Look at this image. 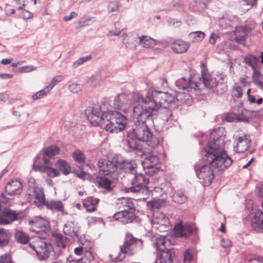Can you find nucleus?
Listing matches in <instances>:
<instances>
[{
	"label": "nucleus",
	"instance_id": "40",
	"mask_svg": "<svg viewBox=\"0 0 263 263\" xmlns=\"http://www.w3.org/2000/svg\"><path fill=\"white\" fill-rule=\"evenodd\" d=\"M137 36V34H136V36H129L126 42H125V39H124L123 43L126 45V47H128L129 48H135L137 44H139V36Z\"/></svg>",
	"mask_w": 263,
	"mask_h": 263
},
{
	"label": "nucleus",
	"instance_id": "55",
	"mask_svg": "<svg viewBox=\"0 0 263 263\" xmlns=\"http://www.w3.org/2000/svg\"><path fill=\"white\" fill-rule=\"evenodd\" d=\"M191 35L194 36L196 39L197 41H201L205 36V34L203 32L198 31L193 32L190 33Z\"/></svg>",
	"mask_w": 263,
	"mask_h": 263
},
{
	"label": "nucleus",
	"instance_id": "32",
	"mask_svg": "<svg viewBox=\"0 0 263 263\" xmlns=\"http://www.w3.org/2000/svg\"><path fill=\"white\" fill-rule=\"evenodd\" d=\"M167 243H171V240L168 238L165 237L157 238L155 243L157 251L159 252L167 249L166 244Z\"/></svg>",
	"mask_w": 263,
	"mask_h": 263
},
{
	"label": "nucleus",
	"instance_id": "62",
	"mask_svg": "<svg viewBox=\"0 0 263 263\" xmlns=\"http://www.w3.org/2000/svg\"><path fill=\"white\" fill-rule=\"evenodd\" d=\"M52 236L57 239L59 242H63L64 239V236L60 233L53 232L52 234Z\"/></svg>",
	"mask_w": 263,
	"mask_h": 263
},
{
	"label": "nucleus",
	"instance_id": "31",
	"mask_svg": "<svg viewBox=\"0 0 263 263\" xmlns=\"http://www.w3.org/2000/svg\"><path fill=\"white\" fill-rule=\"evenodd\" d=\"M11 234L8 230L3 228H0V247L8 245L9 242Z\"/></svg>",
	"mask_w": 263,
	"mask_h": 263
},
{
	"label": "nucleus",
	"instance_id": "48",
	"mask_svg": "<svg viewBox=\"0 0 263 263\" xmlns=\"http://www.w3.org/2000/svg\"><path fill=\"white\" fill-rule=\"evenodd\" d=\"M242 91V87L237 84H235L233 87L232 94L233 97L240 98L243 94Z\"/></svg>",
	"mask_w": 263,
	"mask_h": 263
},
{
	"label": "nucleus",
	"instance_id": "22",
	"mask_svg": "<svg viewBox=\"0 0 263 263\" xmlns=\"http://www.w3.org/2000/svg\"><path fill=\"white\" fill-rule=\"evenodd\" d=\"M171 49L177 53H183L187 51L190 47V43L181 40H175L170 43Z\"/></svg>",
	"mask_w": 263,
	"mask_h": 263
},
{
	"label": "nucleus",
	"instance_id": "20",
	"mask_svg": "<svg viewBox=\"0 0 263 263\" xmlns=\"http://www.w3.org/2000/svg\"><path fill=\"white\" fill-rule=\"evenodd\" d=\"M130 104V101L128 97L124 93H121L115 97L114 107L117 109L125 111Z\"/></svg>",
	"mask_w": 263,
	"mask_h": 263
},
{
	"label": "nucleus",
	"instance_id": "51",
	"mask_svg": "<svg viewBox=\"0 0 263 263\" xmlns=\"http://www.w3.org/2000/svg\"><path fill=\"white\" fill-rule=\"evenodd\" d=\"M36 69V67L32 65L25 66L20 67L18 69L19 72L21 73H26L31 72L35 70Z\"/></svg>",
	"mask_w": 263,
	"mask_h": 263
},
{
	"label": "nucleus",
	"instance_id": "14",
	"mask_svg": "<svg viewBox=\"0 0 263 263\" xmlns=\"http://www.w3.org/2000/svg\"><path fill=\"white\" fill-rule=\"evenodd\" d=\"M200 166L198 164H196L194 169L196 175L199 179H202L204 181H212L214 179L213 171L211 169L212 167L209 163Z\"/></svg>",
	"mask_w": 263,
	"mask_h": 263
},
{
	"label": "nucleus",
	"instance_id": "44",
	"mask_svg": "<svg viewBox=\"0 0 263 263\" xmlns=\"http://www.w3.org/2000/svg\"><path fill=\"white\" fill-rule=\"evenodd\" d=\"M95 183H98V187L99 188L104 189L105 191H102L104 194L105 192H109L112 191V188L111 187L112 183L114 182H94Z\"/></svg>",
	"mask_w": 263,
	"mask_h": 263
},
{
	"label": "nucleus",
	"instance_id": "33",
	"mask_svg": "<svg viewBox=\"0 0 263 263\" xmlns=\"http://www.w3.org/2000/svg\"><path fill=\"white\" fill-rule=\"evenodd\" d=\"M72 226L69 223H65L63 228V233L65 235L68 236L70 237H78L79 238L78 235V228H76V227L72 226V229H71Z\"/></svg>",
	"mask_w": 263,
	"mask_h": 263
},
{
	"label": "nucleus",
	"instance_id": "35",
	"mask_svg": "<svg viewBox=\"0 0 263 263\" xmlns=\"http://www.w3.org/2000/svg\"><path fill=\"white\" fill-rule=\"evenodd\" d=\"M252 78L254 84L263 89V75L257 69L253 70Z\"/></svg>",
	"mask_w": 263,
	"mask_h": 263
},
{
	"label": "nucleus",
	"instance_id": "61",
	"mask_svg": "<svg viewBox=\"0 0 263 263\" xmlns=\"http://www.w3.org/2000/svg\"><path fill=\"white\" fill-rule=\"evenodd\" d=\"M69 89L71 92L77 93L80 89V86L76 84H72L69 86Z\"/></svg>",
	"mask_w": 263,
	"mask_h": 263
},
{
	"label": "nucleus",
	"instance_id": "46",
	"mask_svg": "<svg viewBox=\"0 0 263 263\" xmlns=\"http://www.w3.org/2000/svg\"><path fill=\"white\" fill-rule=\"evenodd\" d=\"M223 120L227 122H234L237 121V115L233 112H227L222 115Z\"/></svg>",
	"mask_w": 263,
	"mask_h": 263
},
{
	"label": "nucleus",
	"instance_id": "49",
	"mask_svg": "<svg viewBox=\"0 0 263 263\" xmlns=\"http://www.w3.org/2000/svg\"><path fill=\"white\" fill-rule=\"evenodd\" d=\"M119 3L117 1H114L109 2L108 7L107 10L109 12H112L115 11H117L119 7Z\"/></svg>",
	"mask_w": 263,
	"mask_h": 263
},
{
	"label": "nucleus",
	"instance_id": "53",
	"mask_svg": "<svg viewBox=\"0 0 263 263\" xmlns=\"http://www.w3.org/2000/svg\"><path fill=\"white\" fill-rule=\"evenodd\" d=\"M91 57L90 55L81 58L73 63V66L74 67L76 68L83 64L85 62L89 61Z\"/></svg>",
	"mask_w": 263,
	"mask_h": 263
},
{
	"label": "nucleus",
	"instance_id": "54",
	"mask_svg": "<svg viewBox=\"0 0 263 263\" xmlns=\"http://www.w3.org/2000/svg\"><path fill=\"white\" fill-rule=\"evenodd\" d=\"M0 263H12L11 255L6 253L0 256Z\"/></svg>",
	"mask_w": 263,
	"mask_h": 263
},
{
	"label": "nucleus",
	"instance_id": "8",
	"mask_svg": "<svg viewBox=\"0 0 263 263\" xmlns=\"http://www.w3.org/2000/svg\"><path fill=\"white\" fill-rule=\"evenodd\" d=\"M8 199L6 198L4 193L0 195V225H7L11 224L19 218L22 212L16 211L5 207L2 209L3 203H7Z\"/></svg>",
	"mask_w": 263,
	"mask_h": 263
},
{
	"label": "nucleus",
	"instance_id": "43",
	"mask_svg": "<svg viewBox=\"0 0 263 263\" xmlns=\"http://www.w3.org/2000/svg\"><path fill=\"white\" fill-rule=\"evenodd\" d=\"M101 107L99 105H95L93 106L87 108L86 110V115L87 114H92L94 116H101Z\"/></svg>",
	"mask_w": 263,
	"mask_h": 263
},
{
	"label": "nucleus",
	"instance_id": "59",
	"mask_svg": "<svg viewBox=\"0 0 263 263\" xmlns=\"http://www.w3.org/2000/svg\"><path fill=\"white\" fill-rule=\"evenodd\" d=\"M36 254L40 260H43L47 259L49 257V255L46 252H44L43 255L42 253L37 250H35Z\"/></svg>",
	"mask_w": 263,
	"mask_h": 263
},
{
	"label": "nucleus",
	"instance_id": "1",
	"mask_svg": "<svg viewBox=\"0 0 263 263\" xmlns=\"http://www.w3.org/2000/svg\"><path fill=\"white\" fill-rule=\"evenodd\" d=\"M215 132L211 134L214 138L204 148L205 155L203 159L206 161V163H209L214 169L218 171H223L231 165L233 161L224 149L223 138L219 136L215 139Z\"/></svg>",
	"mask_w": 263,
	"mask_h": 263
},
{
	"label": "nucleus",
	"instance_id": "25",
	"mask_svg": "<svg viewBox=\"0 0 263 263\" xmlns=\"http://www.w3.org/2000/svg\"><path fill=\"white\" fill-rule=\"evenodd\" d=\"M45 206L48 210L60 212L62 213V215L67 214V212H64V205L61 200H51L47 201L45 203Z\"/></svg>",
	"mask_w": 263,
	"mask_h": 263
},
{
	"label": "nucleus",
	"instance_id": "7",
	"mask_svg": "<svg viewBox=\"0 0 263 263\" xmlns=\"http://www.w3.org/2000/svg\"><path fill=\"white\" fill-rule=\"evenodd\" d=\"M103 118H106V123L103 128L110 133H117L124 129L127 124V118L118 111L104 112Z\"/></svg>",
	"mask_w": 263,
	"mask_h": 263
},
{
	"label": "nucleus",
	"instance_id": "5",
	"mask_svg": "<svg viewBox=\"0 0 263 263\" xmlns=\"http://www.w3.org/2000/svg\"><path fill=\"white\" fill-rule=\"evenodd\" d=\"M145 101L152 104L154 107L156 105L157 112L161 107L175 108L177 105L174 96L167 92L157 91L153 89H150L147 92Z\"/></svg>",
	"mask_w": 263,
	"mask_h": 263
},
{
	"label": "nucleus",
	"instance_id": "47",
	"mask_svg": "<svg viewBox=\"0 0 263 263\" xmlns=\"http://www.w3.org/2000/svg\"><path fill=\"white\" fill-rule=\"evenodd\" d=\"M194 255L191 250L185 249L183 253V259L185 262H190L193 260Z\"/></svg>",
	"mask_w": 263,
	"mask_h": 263
},
{
	"label": "nucleus",
	"instance_id": "21",
	"mask_svg": "<svg viewBox=\"0 0 263 263\" xmlns=\"http://www.w3.org/2000/svg\"><path fill=\"white\" fill-rule=\"evenodd\" d=\"M22 187V182H7L5 190L7 194L13 196L21 194Z\"/></svg>",
	"mask_w": 263,
	"mask_h": 263
},
{
	"label": "nucleus",
	"instance_id": "27",
	"mask_svg": "<svg viewBox=\"0 0 263 263\" xmlns=\"http://www.w3.org/2000/svg\"><path fill=\"white\" fill-rule=\"evenodd\" d=\"M104 114L102 113L101 116H94L92 114H87V118L89 121V123L93 126L100 125L102 127L104 126L106 123V118H103V115Z\"/></svg>",
	"mask_w": 263,
	"mask_h": 263
},
{
	"label": "nucleus",
	"instance_id": "4",
	"mask_svg": "<svg viewBox=\"0 0 263 263\" xmlns=\"http://www.w3.org/2000/svg\"><path fill=\"white\" fill-rule=\"evenodd\" d=\"M59 148L56 145H51L46 148L44 149L43 162L36 164L38 159L36 157L32 165L33 169L35 171H39L45 173L49 177H54L59 176L60 172L52 167L49 159L59 154Z\"/></svg>",
	"mask_w": 263,
	"mask_h": 263
},
{
	"label": "nucleus",
	"instance_id": "15",
	"mask_svg": "<svg viewBox=\"0 0 263 263\" xmlns=\"http://www.w3.org/2000/svg\"><path fill=\"white\" fill-rule=\"evenodd\" d=\"M253 230L257 233H263V211L258 209L251 220Z\"/></svg>",
	"mask_w": 263,
	"mask_h": 263
},
{
	"label": "nucleus",
	"instance_id": "2",
	"mask_svg": "<svg viewBox=\"0 0 263 263\" xmlns=\"http://www.w3.org/2000/svg\"><path fill=\"white\" fill-rule=\"evenodd\" d=\"M127 144L129 148L137 151L140 149L138 142L144 141L146 144L155 148L160 144L158 134H153L146 123H136L131 129L127 131Z\"/></svg>",
	"mask_w": 263,
	"mask_h": 263
},
{
	"label": "nucleus",
	"instance_id": "37",
	"mask_svg": "<svg viewBox=\"0 0 263 263\" xmlns=\"http://www.w3.org/2000/svg\"><path fill=\"white\" fill-rule=\"evenodd\" d=\"M14 237L17 241L21 244H26L30 240L29 235L23 231L16 232Z\"/></svg>",
	"mask_w": 263,
	"mask_h": 263
},
{
	"label": "nucleus",
	"instance_id": "11",
	"mask_svg": "<svg viewBox=\"0 0 263 263\" xmlns=\"http://www.w3.org/2000/svg\"><path fill=\"white\" fill-rule=\"evenodd\" d=\"M198 231V228L193 224L183 225L180 223L174 226L173 235L175 237L186 238L191 235L197 233Z\"/></svg>",
	"mask_w": 263,
	"mask_h": 263
},
{
	"label": "nucleus",
	"instance_id": "9",
	"mask_svg": "<svg viewBox=\"0 0 263 263\" xmlns=\"http://www.w3.org/2000/svg\"><path fill=\"white\" fill-rule=\"evenodd\" d=\"M118 157L115 156L112 158L111 160L109 159H101L98 162L99 173L100 176H108L115 172L117 168ZM100 181H111L107 177H100Z\"/></svg>",
	"mask_w": 263,
	"mask_h": 263
},
{
	"label": "nucleus",
	"instance_id": "41",
	"mask_svg": "<svg viewBox=\"0 0 263 263\" xmlns=\"http://www.w3.org/2000/svg\"><path fill=\"white\" fill-rule=\"evenodd\" d=\"M57 165L63 174L67 175L69 173L70 167L69 164L65 161L59 160L57 163Z\"/></svg>",
	"mask_w": 263,
	"mask_h": 263
},
{
	"label": "nucleus",
	"instance_id": "19",
	"mask_svg": "<svg viewBox=\"0 0 263 263\" xmlns=\"http://www.w3.org/2000/svg\"><path fill=\"white\" fill-rule=\"evenodd\" d=\"M173 248L157 252L156 263H172L175 256Z\"/></svg>",
	"mask_w": 263,
	"mask_h": 263
},
{
	"label": "nucleus",
	"instance_id": "45",
	"mask_svg": "<svg viewBox=\"0 0 263 263\" xmlns=\"http://www.w3.org/2000/svg\"><path fill=\"white\" fill-rule=\"evenodd\" d=\"M50 91L51 90L47 86L44 89L41 90L37 92L36 93L33 95L32 98L34 100L40 99L46 96L48 93L50 92Z\"/></svg>",
	"mask_w": 263,
	"mask_h": 263
},
{
	"label": "nucleus",
	"instance_id": "58",
	"mask_svg": "<svg viewBox=\"0 0 263 263\" xmlns=\"http://www.w3.org/2000/svg\"><path fill=\"white\" fill-rule=\"evenodd\" d=\"M232 245L231 241L230 239H224L222 238L221 240V246L222 248L227 249L230 248Z\"/></svg>",
	"mask_w": 263,
	"mask_h": 263
},
{
	"label": "nucleus",
	"instance_id": "50",
	"mask_svg": "<svg viewBox=\"0 0 263 263\" xmlns=\"http://www.w3.org/2000/svg\"><path fill=\"white\" fill-rule=\"evenodd\" d=\"M63 79V76H57L53 78L51 84L47 86V87L51 90L57 84L62 81Z\"/></svg>",
	"mask_w": 263,
	"mask_h": 263
},
{
	"label": "nucleus",
	"instance_id": "18",
	"mask_svg": "<svg viewBox=\"0 0 263 263\" xmlns=\"http://www.w3.org/2000/svg\"><path fill=\"white\" fill-rule=\"evenodd\" d=\"M139 182H131L132 186L129 187H124V191L126 193L132 192L134 193H141L142 194H148L153 191L147 185L150 182H144L145 184L138 183Z\"/></svg>",
	"mask_w": 263,
	"mask_h": 263
},
{
	"label": "nucleus",
	"instance_id": "17",
	"mask_svg": "<svg viewBox=\"0 0 263 263\" xmlns=\"http://www.w3.org/2000/svg\"><path fill=\"white\" fill-rule=\"evenodd\" d=\"M201 76L202 82L205 87L211 89L215 87L217 84L216 78H213L208 71L206 66L203 62L201 63Z\"/></svg>",
	"mask_w": 263,
	"mask_h": 263
},
{
	"label": "nucleus",
	"instance_id": "63",
	"mask_svg": "<svg viewBox=\"0 0 263 263\" xmlns=\"http://www.w3.org/2000/svg\"><path fill=\"white\" fill-rule=\"evenodd\" d=\"M257 196L260 198H263V186H260V184L256 186Z\"/></svg>",
	"mask_w": 263,
	"mask_h": 263
},
{
	"label": "nucleus",
	"instance_id": "23",
	"mask_svg": "<svg viewBox=\"0 0 263 263\" xmlns=\"http://www.w3.org/2000/svg\"><path fill=\"white\" fill-rule=\"evenodd\" d=\"M99 201V198L89 196L83 200V205L87 212H93L97 210Z\"/></svg>",
	"mask_w": 263,
	"mask_h": 263
},
{
	"label": "nucleus",
	"instance_id": "60",
	"mask_svg": "<svg viewBox=\"0 0 263 263\" xmlns=\"http://www.w3.org/2000/svg\"><path fill=\"white\" fill-rule=\"evenodd\" d=\"M22 15L24 20H29L33 16L32 14L30 11L26 10H23L22 11Z\"/></svg>",
	"mask_w": 263,
	"mask_h": 263
},
{
	"label": "nucleus",
	"instance_id": "28",
	"mask_svg": "<svg viewBox=\"0 0 263 263\" xmlns=\"http://www.w3.org/2000/svg\"><path fill=\"white\" fill-rule=\"evenodd\" d=\"M139 45L145 48H153L157 44V41L147 35L139 36Z\"/></svg>",
	"mask_w": 263,
	"mask_h": 263
},
{
	"label": "nucleus",
	"instance_id": "26",
	"mask_svg": "<svg viewBox=\"0 0 263 263\" xmlns=\"http://www.w3.org/2000/svg\"><path fill=\"white\" fill-rule=\"evenodd\" d=\"M159 162V159L157 156L149 154L145 158L142 164L144 170H149L153 169Z\"/></svg>",
	"mask_w": 263,
	"mask_h": 263
},
{
	"label": "nucleus",
	"instance_id": "34",
	"mask_svg": "<svg viewBox=\"0 0 263 263\" xmlns=\"http://www.w3.org/2000/svg\"><path fill=\"white\" fill-rule=\"evenodd\" d=\"M244 61L246 64L250 66L253 70H256V67L259 60L256 56L248 54L245 58Z\"/></svg>",
	"mask_w": 263,
	"mask_h": 263
},
{
	"label": "nucleus",
	"instance_id": "39",
	"mask_svg": "<svg viewBox=\"0 0 263 263\" xmlns=\"http://www.w3.org/2000/svg\"><path fill=\"white\" fill-rule=\"evenodd\" d=\"M73 159L79 163H84L86 161V157L84 154L80 149L75 150L72 154Z\"/></svg>",
	"mask_w": 263,
	"mask_h": 263
},
{
	"label": "nucleus",
	"instance_id": "38",
	"mask_svg": "<svg viewBox=\"0 0 263 263\" xmlns=\"http://www.w3.org/2000/svg\"><path fill=\"white\" fill-rule=\"evenodd\" d=\"M187 198L185 195L184 191L182 190H178L173 196V200L175 202L178 203L182 204L187 201Z\"/></svg>",
	"mask_w": 263,
	"mask_h": 263
},
{
	"label": "nucleus",
	"instance_id": "3",
	"mask_svg": "<svg viewBox=\"0 0 263 263\" xmlns=\"http://www.w3.org/2000/svg\"><path fill=\"white\" fill-rule=\"evenodd\" d=\"M135 104L133 108V116L136 119L135 123H146V121L152 119V117L157 112L156 105L155 107L152 104L145 101V98L140 93H135L133 95Z\"/></svg>",
	"mask_w": 263,
	"mask_h": 263
},
{
	"label": "nucleus",
	"instance_id": "6",
	"mask_svg": "<svg viewBox=\"0 0 263 263\" xmlns=\"http://www.w3.org/2000/svg\"><path fill=\"white\" fill-rule=\"evenodd\" d=\"M117 200L118 201V203L122 204L124 207H126L128 209H125L114 214V219L119 221L124 224L133 222L137 216L135 213L136 207L133 198L122 197L118 198Z\"/></svg>",
	"mask_w": 263,
	"mask_h": 263
},
{
	"label": "nucleus",
	"instance_id": "10",
	"mask_svg": "<svg viewBox=\"0 0 263 263\" xmlns=\"http://www.w3.org/2000/svg\"><path fill=\"white\" fill-rule=\"evenodd\" d=\"M117 157H118L117 167H119L121 170H123L126 174L127 177L130 174H133V179L134 180L140 179L138 178L139 176L141 177L142 181H149V179L144 177L142 174L138 175L135 173L136 164L134 163V161L123 160L119 156H117ZM132 181H134V180Z\"/></svg>",
	"mask_w": 263,
	"mask_h": 263
},
{
	"label": "nucleus",
	"instance_id": "24",
	"mask_svg": "<svg viewBox=\"0 0 263 263\" xmlns=\"http://www.w3.org/2000/svg\"><path fill=\"white\" fill-rule=\"evenodd\" d=\"M247 35V32L246 27L237 26L236 27L234 40L237 43L245 46Z\"/></svg>",
	"mask_w": 263,
	"mask_h": 263
},
{
	"label": "nucleus",
	"instance_id": "57",
	"mask_svg": "<svg viewBox=\"0 0 263 263\" xmlns=\"http://www.w3.org/2000/svg\"><path fill=\"white\" fill-rule=\"evenodd\" d=\"M96 222H98L99 223H103V224H105V222L104 221L103 218L97 217H91L89 218L88 223V225H89L90 223H94Z\"/></svg>",
	"mask_w": 263,
	"mask_h": 263
},
{
	"label": "nucleus",
	"instance_id": "52",
	"mask_svg": "<svg viewBox=\"0 0 263 263\" xmlns=\"http://www.w3.org/2000/svg\"><path fill=\"white\" fill-rule=\"evenodd\" d=\"M125 238L129 242V243H130L131 246L132 245H133L134 243H135L138 240L140 241L142 244L143 243V241L141 239H138L135 238L133 236V235L129 233H126Z\"/></svg>",
	"mask_w": 263,
	"mask_h": 263
},
{
	"label": "nucleus",
	"instance_id": "42",
	"mask_svg": "<svg viewBox=\"0 0 263 263\" xmlns=\"http://www.w3.org/2000/svg\"><path fill=\"white\" fill-rule=\"evenodd\" d=\"M35 200L37 201V202L40 204L45 205V203L47 202L46 201L45 195L42 190L35 189L34 191Z\"/></svg>",
	"mask_w": 263,
	"mask_h": 263
},
{
	"label": "nucleus",
	"instance_id": "30",
	"mask_svg": "<svg viewBox=\"0 0 263 263\" xmlns=\"http://www.w3.org/2000/svg\"><path fill=\"white\" fill-rule=\"evenodd\" d=\"M166 200L160 198H154L147 202V208L152 211L158 210L165 204Z\"/></svg>",
	"mask_w": 263,
	"mask_h": 263
},
{
	"label": "nucleus",
	"instance_id": "56",
	"mask_svg": "<svg viewBox=\"0 0 263 263\" xmlns=\"http://www.w3.org/2000/svg\"><path fill=\"white\" fill-rule=\"evenodd\" d=\"M93 17H83L79 21L80 26H85L90 25V21Z\"/></svg>",
	"mask_w": 263,
	"mask_h": 263
},
{
	"label": "nucleus",
	"instance_id": "16",
	"mask_svg": "<svg viewBox=\"0 0 263 263\" xmlns=\"http://www.w3.org/2000/svg\"><path fill=\"white\" fill-rule=\"evenodd\" d=\"M251 143V139L249 135L239 137L234 146V151L237 153H243L249 148Z\"/></svg>",
	"mask_w": 263,
	"mask_h": 263
},
{
	"label": "nucleus",
	"instance_id": "64",
	"mask_svg": "<svg viewBox=\"0 0 263 263\" xmlns=\"http://www.w3.org/2000/svg\"><path fill=\"white\" fill-rule=\"evenodd\" d=\"M77 175L80 179L83 180L88 179L89 178V175L83 171H81L77 174Z\"/></svg>",
	"mask_w": 263,
	"mask_h": 263
},
{
	"label": "nucleus",
	"instance_id": "36",
	"mask_svg": "<svg viewBox=\"0 0 263 263\" xmlns=\"http://www.w3.org/2000/svg\"><path fill=\"white\" fill-rule=\"evenodd\" d=\"M130 246V243H129V242L125 238L123 244L120 246V253H119L118 255L115 258L114 260H115L116 262H122L123 260V259L125 257V256L124 255V256L122 258H120V257L121 256V254H127V252L126 250V249L129 247Z\"/></svg>",
	"mask_w": 263,
	"mask_h": 263
},
{
	"label": "nucleus",
	"instance_id": "12",
	"mask_svg": "<svg viewBox=\"0 0 263 263\" xmlns=\"http://www.w3.org/2000/svg\"><path fill=\"white\" fill-rule=\"evenodd\" d=\"M29 225L33 226L35 228L41 229V230L32 229L31 231L37 233L43 234L47 233L50 229V222L48 220L42 218L41 216H35L28 221Z\"/></svg>",
	"mask_w": 263,
	"mask_h": 263
},
{
	"label": "nucleus",
	"instance_id": "29",
	"mask_svg": "<svg viewBox=\"0 0 263 263\" xmlns=\"http://www.w3.org/2000/svg\"><path fill=\"white\" fill-rule=\"evenodd\" d=\"M173 108L169 107H161L158 110L159 111V116L163 121L168 122L173 120L172 111Z\"/></svg>",
	"mask_w": 263,
	"mask_h": 263
},
{
	"label": "nucleus",
	"instance_id": "13",
	"mask_svg": "<svg viewBox=\"0 0 263 263\" xmlns=\"http://www.w3.org/2000/svg\"><path fill=\"white\" fill-rule=\"evenodd\" d=\"M176 85L180 89L191 92H200V88L197 83L192 81L190 78H181L176 81Z\"/></svg>",
	"mask_w": 263,
	"mask_h": 263
}]
</instances>
